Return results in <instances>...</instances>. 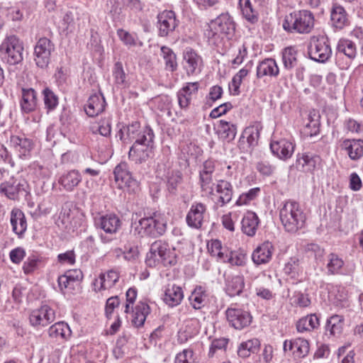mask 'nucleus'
Listing matches in <instances>:
<instances>
[{
	"instance_id": "nucleus-1",
	"label": "nucleus",
	"mask_w": 363,
	"mask_h": 363,
	"mask_svg": "<svg viewBox=\"0 0 363 363\" xmlns=\"http://www.w3.org/2000/svg\"><path fill=\"white\" fill-rule=\"evenodd\" d=\"M279 218L285 230L291 233L303 228L306 223V215L299 203L292 200L283 204L279 211Z\"/></svg>"
},
{
	"instance_id": "nucleus-2",
	"label": "nucleus",
	"mask_w": 363,
	"mask_h": 363,
	"mask_svg": "<svg viewBox=\"0 0 363 363\" xmlns=\"http://www.w3.org/2000/svg\"><path fill=\"white\" fill-rule=\"evenodd\" d=\"M175 249L171 248L166 241L157 240L153 242L147 254L145 263L150 267H155L160 263L164 267H172L177 264Z\"/></svg>"
},
{
	"instance_id": "nucleus-3",
	"label": "nucleus",
	"mask_w": 363,
	"mask_h": 363,
	"mask_svg": "<svg viewBox=\"0 0 363 363\" xmlns=\"http://www.w3.org/2000/svg\"><path fill=\"white\" fill-rule=\"evenodd\" d=\"M167 219L164 213L154 212L146 218H141L134 228L135 234L140 237L157 238L166 232Z\"/></svg>"
},
{
	"instance_id": "nucleus-4",
	"label": "nucleus",
	"mask_w": 363,
	"mask_h": 363,
	"mask_svg": "<svg viewBox=\"0 0 363 363\" xmlns=\"http://www.w3.org/2000/svg\"><path fill=\"white\" fill-rule=\"evenodd\" d=\"M313 14L308 10L294 11L285 16L283 28L289 33H310L314 27Z\"/></svg>"
},
{
	"instance_id": "nucleus-5",
	"label": "nucleus",
	"mask_w": 363,
	"mask_h": 363,
	"mask_svg": "<svg viewBox=\"0 0 363 363\" xmlns=\"http://www.w3.org/2000/svg\"><path fill=\"white\" fill-rule=\"evenodd\" d=\"M23 44L16 35L7 36L0 45V55L10 65L21 62L23 57Z\"/></svg>"
},
{
	"instance_id": "nucleus-6",
	"label": "nucleus",
	"mask_w": 363,
	"mask_h": 363,
	"mask_svg": "<svg viewBox=\"0 0 363 363\" xmlns=\"http://www.w3.org/2000/svg\"><path fill=\"white\" fill-rule=\"evenodd\" d=\"M308 51L311 59L319 62H325L332 54L328 40L323 35L311 37Z\"/></svg>"
},
{
	"instance_id": "nucleus-7",
	"label": "nucleus",
	"mask_w": 363,
	"mask_h": 363,
	"mask_svg": "<svg viewBox=\"0 0 363 363\" xmlns=\"http://www.w3.org/2000/svg\"><path fill=\"white\" fill-rule=\"evenodd\" d=\"M54 50L55 45L50 39L45 37L40 38L34 48V61L37 67L41 69L47 68Z\"/></svg>"
},
{
	"instance_id": "nucleus-8",
	"label": "nucleus",
	"mask_w": 363,
	"mask_h": 363,
	"mask_svg": "<svg viewBox=\"0 0 363 363\" xmlns=\"http://www.w3.org/2000/svg\"><path fill=\"white\" fill-rule=\"evenodd\" d=\"M113 174L119 189H126L129 192H135L138 189V183L132 177L126 163L118 164L114 169Z\"/></svg>"
},
{
	"instance_id": "nucleus-9",
	"label": "nucleus",
	"mask_w": 363,
	"mask_h": 363,
	"mask_svg": "<svg viewBox=\"0 0 363 363\" xmlns=\"http://www.w3.org/2000/svg\"><path fill=\"white\" fill-rule=\"evenodd\" d=\"M227 320L229 324L237 330H242L252 322V315L241 308L229 307L225 311Z\"/></svg>"
},
{
	"instance_id": "nucleus-10",
	"label": "nucleus",
	"mask_w": 363,
	"mask_h": 363,
	"mask_svg": "<svg viewBox=\"0 0 363 363\" xmlns=\"http://www.w3.org/2000/svg\"><path fill=\"white\" fill-rule=\"evenodd\" d=\"M158 34L160 37H166L174 31L179 21L172 11H164L157 16Z\"/></svg>"
},
{
	"instance_id": "nucleus-11",
	"label": "nucleus",
	"mask_w": 363,
	"mask_h": 363,
	"mask_svg": "<svg viewBox=\"0 0 363 363\" xmlns=\"http://www.w3.org/2000/svg\"><path fill=\"white\" fill-rule=\"evenodd\" d=\"M211 27L216 33L231 38L235 30V23L228 13H222L216 19L211 21Z\"/></svg>"
},
{
	"instance_id": "nucleus-12",
	"label": "nucleus",
	"mask_w": 363,
	"mask_h": 363,
	"mask_svg": "<svg viewBox=\"0 0 363 363\" xmlns=\"http://www.w3.org/2000/svg\"><path fill=\"white\" fill-rule=\"evenodd\" d=\"M55 318L54 310L48 305L42 306L40 308L34 310L29 317L30 322L33 326H46L53 322Z\"/></svg>"
},
{
	"instance_id": "nucleus-13",
	"label": "nucleus",
	"mask_w": 363,
	"mask_h": 363,
	"mask_svg": "<svg viewBox=\"0 0 363 363\" xmlns=\"http://www.w3.org/2000/svg\"><path fill=\"white\" fill-rule=\"evenodd\" d=\"M206 212V206L204 203L201 202L193 203L186 217L187 225L192 228H201Z\"/></svg>"
},
{
	"instance_id": "nucleus-14",
	"label": "nucleus",
	"mask_w": 363,
	"mask_h": 363,
	"mask_svg": "<svg viewBox=\"0 0 363 363\" xmlns=\"http://www.w3.org/2000/svg\"><path fill=\"white\" fill-rule=\"evenodd\" d=\"M261 128L259 125L247 127L239 140L238 147L243 152H248L251 147L257 145Z\"/></svg>"
},
{
	"instance_id": "nucleus-15",
	"label": "nucleus",
	"mask_w": 363,
	"mask_h": 363,
	"mask_svg": "<svg viewBox=\"0 0 363 363\" xmlns=\"http://www.w3.org/2000/svg\"><path fill=\"white\" fill-rule=\"evenodd\" d=\"M153 148L154 144L133 143L130 148L128 157L134 162L140 164L151 157Z\"/></svg>"
},
{
	"instance_id": "nucleus-16",
	"label": "nucleus",
	"mask_w": 363,
	"mask_h": 363,
	"mask_svg": "<svg viewBox=\"0 0 363 363\" xmlns=\"http://www.w3.org/2000/svg\"><path fill=\"white\" fill-rule=\"evenodd\" d=\"M11 146L21 159H28L31 155L34 143L32 140L24 135H12L10 139Z\"/></svg>"
},
{
	"instance_id": "nucleus-17",
	"label": "nucleus",
	"mask_w": 363,
	"mask_h": 363,
	"mask_svg": "<svg viewBox=\"0 0 363 363\" xmlns=\"http://www.w3.org/2000/svg\"><path fill=\"white\" fill-rule=\"evenodd\" d=\"M95 225L100 228L105 233L109 234L116 233L121 226L120 218L113 213L101 216L95 218Z\"/></svg>"
},
{
	"instance_id": "nucleus-18",
	"label": "nucleus",
	"mask_w": 363,
	"mask_h": 363,
	"mask_svg": "<svg viewBox=\"0 0 363 363\" xmlns=\"http://www.w3.org/2000/svg\"><path fill=\"white\" fill-rule=\"evenodd\" d=\"M295 145L286 139L272 141L270 149L272 153L281 160H287L291 157L294 152Z\"/></svg>"
},
{
	"instance_id": "nucleus-19",
	"label": "nucleus",
	"mask_w": 363,
	"mask_h": 363,
	"mask_svg": "<svg viewBox=\"0 0 363 363\" xmlns=\"http://www.w3.org/2000/svg\"><path fill=\"white\" fill-rule=\"evenodd\" d=\"M184 68L188 75L199 72L202 65V58L191 48H186L184 52Z\"/></svg>"
},
{
	"instance_id": "nucleus-20",
	"label": "nucleus",
	"mask_w": 363,
	"mask_h": 363,
	"mask_svg": "<svg viewBox=\"0 0 363 363\" xmlns=\"http://www.w3.org/2000/svg\"><path fill=\"white\" fill-rule=\"evenodd\" d=\"M20 104L23 113H29L35 111L38 104L36 91L33 88H22Z\"/></svg>"
},
{
	"instance_id": "nucleus-21",
	"label": "nucleus",
	"mask_w": 363,
	"mask_h": 363,
	"mask_svg": "<svg viewBox=\"0 0 363 363\" xmlns=\"http://www.w3.org/2000/svg\"><path fill=\"white\" fill-rule=\"evenodd\" d=\"M184 298V292L181 286L175 284H168L163 296L164 302L171 307L179 305Z\"/></svg>"
},
{
	"instance_id": "nucleus-22",
	"label": "nucleus",
	"mask_w": 363,
	"mask_h": 363,
	"mask_svg": "<svg viewBox=\"0 0 363 363\" xmlns=\"http://www.w3.org/2000/svg\"><path fill=\"white\" fill-rule=\"evenodd\" d=\"M106 101L101 94H95L89 98L84 111L90 117H94L102 113L106 107Z\"/></svg>"
},
{
	"instance_id": "nucleus-23",
	"label": "nucleus",
	"mask_w": 363,
	"mask_h": 363,
	"mask_svg": "<svg viewBox=\"0 0 363 363\" xmlns=\"http://www.w3.org/2000/svg\"><path fill=\"white\" fill-rule=\"evenodd\" d=\"M279 74V68L277 62L273 58H265L257 66V77L258 79L264 77H277Z\"/></svg>"
},
{
	"instance_id": "nucleus-24",
	"label": "nucleus",
	"mask_w": 363,
	"mask_h": 363,
	"mask_svg": "<svg viewBox=\"0 0 363 363\" xmlns=\"http://www.w3.org/2000/svg\"><path fill=\"white\" fill-rule=\"evenodd\" d=\"M273 251L272 243L269 241L264 242L254 250L252 259L257 265L266 264L271 260Z\"/></svg>"
},
{
	"instance_id": "nucleus-25",
	"label": "nucleus",
	"mask_w": 363,
	"mask_h": 363,
	"mask_svg": "<svg viewBox=\"0 0 363 363\" xmlns=\"http://www.w3.org/2000/svg\"><path fill=\"white\" fill-rule=\"evenodd\" d=\"M25 191V184L17 180L11 179L0 185V194L11 200L18 199L19 194Z\"/></svg>"
},
{
	"instance_id": "nucleus-26",
	"label": "nucleus",
	"mask_w": 363,
	"mask_h": 363,
	"mask_svg": "<svg viewBox=\"0 0 363 363\" xmlns=\"http://www.w3.org/2000/svg\"><path fill=\"white\" fill-rule=\"evenodd\" d=\"M216 192L218 194L217 203L220 206H224L228 203L233 197V189L230 182L220 179L216 186Z\"/></svg>"
},
{
	"instance_id": "nucleus-27",
	"label": "nucleus",
	"mask_w": 363,
	"mask_h": 363,
	"mask_svg": "<svg viewBox=\"0 0 363 363\" xmlns=\"http://www.w3.org/2000/svg\"><path fill=\"white\" fill-rule=\"evenodd\" d=\"M332 26L337 29H342L349 25L347 13L343 6L334 4L330 11Z\"/></svg>"
},
{
	"instance_id": "nucleus-28",
	"label": "nucleus",
	"mask_w": 363,
	"mask_h": 363,
	"mask_svg": "<svg viewBox=\"0 0 363 363\" xmlns=\"http://www.w3.org/2000/svg\"><path fill=\"white\" fill-rule=\"evenodd\" d=\"M340 147L347 151L352 160H357L363 155V140L361 139H345L341 143Z\"/></svg>"
},
{
	"instance_id": "nucleus-29",
	"label": "nucleus",
	"mask_w": 363,
	"mask_h": 363,
	"mask_svg": "<svg viewBox=\"0 0 363 363\" xmlns=\"http://www.w3.org/2000/svg\"><path fill=\"white\" fill-rule=\"evenodd\" d=\"M198 89V82H189L178 91V102L182 108H186L189 106L192 95L196 94Z\"/></svg>"
},
{
	"instance_id": "nucleus-30",
	"label": "nucleus",
	"mask_w": 363,
	"mask_h": 363,
	"mask_svg": "<svg viewBox=\"0 0 363 363\" xmlns=\"http://www.w3.org/2000/svg\"><path fill=\"white\" fill-rule=\"evenodd\" d=\"M320 157L311 153L298 154L296 161V167L303 172H311L315 168Z\"/></svg>"
},
{
	"instance_id": "nucleus-31",
	"label": "nucleus",
	"mask_w": 363,
	"mask_h": 363,
	"mask_svg": "<svg viewBox=\"0 0 363 363\" xmlns=\"http://www.w3.org/2000/svg\"><path fill=\"white\" fill-rule=\"evenodd\" d=\"M82 181V176L77 170H70L61 175L58 183L67 191H72Z\"/></svg>"
},
{
	"instance_id": "nucleus-32",
	"label": "nucleus",
	"mask_w": 363,
	"mask_h": 363,
	"mask_svg": "<svg viewBox=\"0 0 363 363\" xmlns=\"http://www.w3.org/2000/svg\"><path fill=\"white\" fill-rule=\"evenodd\" d=\"M11 224L13 231L22 235L27 229V222L23 212L19 208H13L11 212Z\"/></svg>"
},
{
	"instance_id": "nucleus-33",
	"label": "nucleus",
	"mask_w": 363,
	"mask_h": 363,
	"mask_svg": "<svg viewBox=\"0 0 363 363\" xmlns=\"http://www.w3.org/2000/svg\"><path fill=\"white\" fill-rule=\"evenodd\" d=\"M259 225V218L252 211H247L242 220V230L248 236L255 235Z\"/></svg>"
},
{
	"instance_id": "nucleus-34",
	"label": "nucleus",
	"mask_w": 363,
	"mask_h": 363,
	"mask_svg": "<svg viewBox=\"0 0 363 363\" xmlns=\"http://www.w3.org/2000/svg\"><path fill=\"white\" fill-rule=\"evenodd\" d=\"M150 308L146 303L140 301L134 310H133L132 324L136 327H142L146 320L147 315L150 313Z\"/></svg>"
},
{
	"instance_id": "nucleus-35",
	"label": "nucleus",
	"mask_w": 363,
	"mask_h": 363,
	"mask_svg": "<svg viewBox=\"0 0 363 363\" xmlns=\"http://www.w3.org/2000/svg\"><path fill=\"white\" fill-rule=\"evenodd\" d=\"M119 275L114 270H110L106 274H101L99 276V280L96 279L94 282V289L96 291L98 284H100L98 290H106L113 287L118 281Z\"/></svg>"
},
{
	"instance_id": "nucleus-36",
	"label": "nucleus",
	"mask_w": 363,
	"mask_h": 363,
	"mask_svg": "<svg viewBox=\"0 0 363 363\" xmlns=\"http://www.w3.org/2000/svg\"><path fill=\"white\" fill-rule=\"evenodd\" d=\"M140 124L138 122H134L131 124L123 127L118 133V136L125 143L133 141L134 138L141 131Z\"/></svg>"
},
{
	"instance_id": "nucleus-37",
	"label": "nucleus",
	"mask_w": 363,
	"mask_h": 363,
	"mask_svg": "<svg viewBox=\"0 0 363 363\" xmlns=\"http://www.w3.org/2000/svg\"><path fill=\"white\" fill-rule=\"evenodd\" d=\"M217 133L220 138L228 142L235 139L237 133V126L225 121H220Z\"/></svg>"
},
{
	"instance_id": "nucleus-38",
	"label": "nucleus",
	"mask_w": 363,
	"mask_h": 363,
	"mask_svg": "<svg viewBox=\"0 0 363 363\" xmlns=\"http://www.w3.org/2000/svg\"><path fill=\"white\" fill-rule=\"evenodd\" d=\"M320 325L319 318L315 314H310L298 320L296 329L300 333L311 331Z\"/></svg>"
},
{
	"instance_id": "nucleus-39",
	"label": "nucleus",
	"mask_w": 363,
	"mask_h": 363,
	"mask_svg": "<svg viewBox=\"0 0 363 363\" xmlns=\"http://www.w3.org/2000/svg\"><path fill=\"white\" fill-rule=\"evenodd\" d=\"M259 347L260 342L257 338L242 342L238 347V354L242 358L248 357L252 353L257 352Z\"/></svg>"
},
{
	"instance_id": "nucleus-40",
	"label": "nucleus",
	"mask_w": 363,
	"mask_h": 363,
	"mask_svg": "<svg viewBox=\"0 0 363 363\" xmlns=\"http://www.w3.org/2000/svg\"><path fill=\"white\" fill-rule=\"evenodd\" d=\"M72 331L65 322H58L50 327L48 335L52 338L66 339L71 335Z\"/></svg>"
},
{
	"instance_id": "nucleus-41",
	"label": "nucleus",
	"mask_w": 363,
	"mask_h": 363,
	"mask_svg": "<svg viewBox=\"0 0 363 363\" xmlns=\"http://www.w3.org/2000/svg\"><path fill=\"white\" fill-rule=\"evenodd\" d=\"M207 294L204 289L201 286H197L191 292L189 300L194 308L200 309L204 306Z\"/></svg>"
},
{
	"instance_id": "nucleus-42",
	"label": "nucleus",
	"mask_w": 363,
	"mask_h": 363,
	"mask_svg": "<svg viewBox=\"0 0 363 363\" xmlns=\"http://www.w3.org/2000/svg\"><path fill=\"white\" fill-rule=\"evenodd\" d=\"M244 286V278L242 276H235L228 281L225 291L230 296H235L241 294Z\"/></svg>"
},
{
	"instance_id": "nucleus-43",
	"label": "nucleus",
	"mask_w": 363,
	"mask_h": 363,
	"mask_svg": "<svg viewBox=\"0 0 363 363\" xmlns=\"http://www.w3.org/2000/svg\"><path fill=\"white\" fill-rule=\"evenodd\" d=\"M239 5L243 17L248 22L254 24L258 21V13L253 9L250 0H239Z\"/></svg>"
},
{
	"instance_id": "nucleus-44",
	"label": "nucleus",
	"mask_w": 363,
	"mask_h": 363,
	"mask_svg": "<svg viewBox=\"0 0 363 363\" xmlns=\"http://www.w3.org/2000/svg\"><path fill=\"white\" fill-rule=\"evenodd\" d=\"M343 318L338 315L331 316L328 319L325 330L330 332V334L333 336H338L342 333L343 329Z\"/></svg>"
},
{
	"instance_id": "nucleus-45",
	"label": "nucleus",
	"mask_w": 363,
	"mask_h": 363,
	"mask_svg": "<svg viewBox=\"0 0 363 363\" xmlns=\"http://www.w3.org/2000/svg\"><path fill=\"white\" fill-rule=\"evenodd\" d=\"M161 52L165 62V69L172 72L177 70V56L173 50L167 46H162Z\"/></svg>"
},
{
	"instance_id": "nucleus-46",
	"label": "nucleus",
	"mask_w": 363,
	"mask_h": 363,
	"mask_svg": "<svg viewBox=\"0 0 363 363\" xmlns=\"http://www.w3.org/2000/svg\"><path fill=\"white\" fill-rule=\"evenodd\" d=\"M337 49L339 52L343 53L350 59L354 58L357 54L355 45L350 40H340L337 43Z\"/></svg>"
},
{
	"instance_id": "nucleus-47",
	"label": "nucleus",
	"mask_w": 363,
	"mask_h": 363,
	"mask_svg": "<svg viewBox=\"0 0 363 363\" xmlns=\"http://www.w3.org/2000/svg\"><path fill=\"white\" fill-rule=\"evenodd\" d=\"M250 64H252V62H250L249 64H247L233 77L231 82V87L233 89V95H238L239 94V88L242 81L250 71L251 65Z\"/></svg>"
},
{
	"instance_id": "nucleus-48",
	"label": "nucleus",
	"mask_w": 363,
	"mask_h": 363,
	"mask_svg": "<svg viewBox=\"0 0 363 363\" xmlns=\"http://www.w3.org/2000/svg\"><path fill=\"white\" fill-rule=\"evenodd\" d=\"M282 62L286 69H291L296 64V51L292 47H288L282 51Z\"/></svg>"
},
{
	"instance_id": "nucleus-49",
	"label": "nucleus",
	"mask_w": 363,
	"mask_h": 363,
	"mask_svg": "<svg viewBox=\"0 0 363 363\" xmlns=\"http://www.w3.org/2000/svg\"><path fill=\"white\" fill-rule=\"evenodd\" d=\"M42 94L45 108L48 111L54 110L58 105V96L48 87L43 90Z\"/></svg>"
},
{
	"instance_id": "nucleus-50",
	"label": "nucleus",
	"mask_w": 363,
	"mask_h": 363,
	"mask_svg": "<svg viewBox=\"0 0 363 363\" xmlns=\"http://www.w3.org/2000/svg\"><path fill=\"white\" fill-rule=\"evenodd\" d=\"M199 185L201 191L206 196L214 195V183L212 175L199 174Z\"/></svg>"
},
{
	"instance_id": "nucleus-51",
	"label": "nucleus",
	"mask_w": 363,
	"mask_h": 363,
	"mask_svg": "<svg viewBox=\"0 0 363 363\" xmlns=\"http://www.w3.org/2000/svg\"><path fill=\"white\" fill-rule=\"evenodd\" d=\"M309 352V343L308 340L303 338L294 339V352L295 358H303L306 357Z\"/></svg>"
},
{
	"instance_id": "nucleus-52",
	"label": "nucleus",
	"mask_w": 363,
	"mask_h": 363,
	"mask_svg": "<svg viewBox=\"0 0 363 363\" xmlns=\"http://www.w3.org/2000/svg\"><path fill=\"white\" fill-rule=\"evenodd\" d=\"M155 135L153 130L148 126L145 127L134 138V143L141 144H154Z\"/></svg>"
},
{
	"instance_id": "nucleus-53",
	"label": "nucleus",
	"mask_w": 363,
	"mask_h": 363,
	"mask_svg": "<svg viewBox=\"0 0 363 363\" xmlns=\"http://www.w3.org/2000/svg\"><path fill=\"white\" fill-rule=\"evenodd\" d=\"M41 258L35 256H29L23 264V271L26 274H31L38 269Z\"/></svg>"
},
{
	"instance_id": "nucleus-54",
	"label": "nucleus",
	"mask_w": 363,
	"mask_h": 363,
	"mask_svg": "<svg viewBox=\"0 0 363 363\" xmlns=\"http://www.w3.org/2000/svg\"><path fill=\"white\" fill-rule=\"evenodd\" d=\"M260 189L255 187L250 189L247 192L242 194L236 201L238 206H241L248 203L250 201L254 200L259 194Z\"/></svg>"
},
{
	"instance_id": "nucleus-55",
	"label": "nucleus",
	"mask_w": 363,
	"mask_h": 363,
	"mask_svg": "<svg viewBox=\"0 0 363 363\" xmlns=\"http://www.w3.org/2000/svg\"><path fill=\"white\" fill-rule=\"evenodd\" d=\"M343 261L337 255L331 253L329 255V262L327 268L330 274L337 273L343 266Z\"/></svg>"
},
{
	"instance_id": "nucleus-56",
	"label": "nucleus",
	"mask_w": 363,
	"mask_h": 363,
	"mask_svg": "<svg viewBox=\"0 0 363 363\" xmlns=\"http://www.w3.org/2000/svg\"><path fill=\"white\" fill-rule=\"evenodd\" d=\"M174 363H197V362L193 350L186 349L177 354Z\"/></svg>"
},
{
	"instance_id": "nucleus-57",
	"label": "nucleus",
	"mask_w": 363,
	"mask_h": 363,
	"mask_svg": "<svg viewBox=\"0 0 363 363\" xmlns=\"http://www.w3.org/2000/svg\"><path fill=\"white\" fill-rule=\"evenodd\" d=\"M117 35L120 40L128 46H135L137 44V37L135 34L120 28L117 30Z\"/></svg>"
},
{
	"instance_id": "nucleus-58",
	"label": "nucleus",
	"mask_w": 363,
	"mask_h": 363,
	"mask_svg": "<svg viewBox=\"0 0 363 363\" xmlns=\"http://www.w3.org/2000/svg\"><path fill=\"white\" fill-rule=\"evenodd\" d=\"M113 75L116 83L118 84H125L126 75L123 70V65L121 62H116L114 64Z\"/></svg>"
},
{
	"instance_id": "nucleus-59",
	"label": "nucleus",
	"mask_w": 363,
	"mask_h": 363,
	"mask_svg": "<svg viewBox=\"0 0 363 363\" xmlns=\"http://www.w3.org/2000/svg\"><path fill=\"white\" fill-rule=\"evenodd\" d=\"M121 6L118 0H108L106 3V11L111 15L113 18L117 19L119 18L121 13Z\"/></svg>"
},
{
	"instance_id": "nucleus-60",
	"label": "nucleus",
	"mask_w": 363,
	"mask_h": 363,
	"mask_svg": "<svg viewBox=\"0 0 363 363\" xmlns=\"http://www.w3.org/2000/svg\"><path fill=\"white\" fill-rule=\"evenodd\" d=\"M228 342L227 338L214 339L211 345L208 355L213 357L217 350H225Z\"/></svg>"
},
{
	"instance_id": "nucleus-61",
	"label": "nucleus",
	"mask_w": 363,
	"mask_h": 363,
	"mask_svg": "<svg viewBox=\"0 0 363 363\" xmlns=\"http://www.w3.org/2000/svg\"><path fill=\"white\" fill-rule=\"evenodd\" d=\"M208 250L212 256L220 259L224 257V254L222 252V244L218 240H212L211 244L208 245Z\"/></svg>"
},
{
	"instance_id": "nucleus-62",
	"label": "nucleus",
	"mask_w": 363,
	"mask_h": 363,
	"mask_svg": "<svg viewBox=\"0 0 363 363\" xmlns=\"http://www.w3.org/2000/svg\"><path fill=\"white\" fill-rule=\"evenodd\" d=\"M26 256V251L22 247H16L9 253L11 261L15 264H19Z\"/></svg>"
},
{
	"instance_id": "nucleus-63",
	"label": "nucleus",
	"mask_w": 363,
	"mask_h": 363,
	"mask_svg": "<svg viewBox=\"0 0 363 363\" xmlns=\"http://www.w3.org/2000/svg\"><path fill=\"white\" fill-rule=\"evenodd\" d=\"M182 181V177L179 173L172 174L167 180V188L170 193L174 194L177 186Z\"/></svg>"
},
{
	"instance_id": "nucleus-64",
	"label": "nucleus",
	"mask_w": 363,
	"mask_h": 363,
	"mask_svg": "<svg viewBox=\"0 0 363 363\" xmlns=\"http://www.w3.org/2000/svg\"><path fill=\"white\" fill-rule=\"evenodd\" d=\"M232 108L233 106L230 103H224L213 109L210 113V116L211 118H218L225 114L228 111L230 110Z\"/></svg>"
}]
</instances>
